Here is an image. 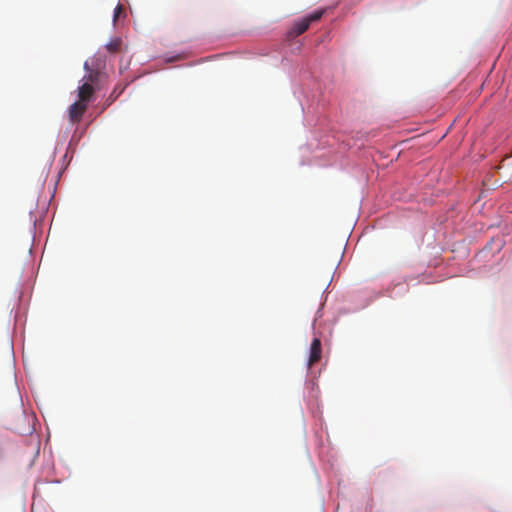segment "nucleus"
<instances>
[{
	"label": "nucleus",
	"mask_w": 512,
	"mask_h": 512,
	"mask_svg": "<svg viewBox=\"0 0 512 512\" xmlns=\"http://www.w3.org/2000/svg\"><path fill=\"white\" fill-rule=\"evenodd\" d=\"M324 13H325V9H320V10L314 11L312 14H310L300 20L295 21L290 32H289V35L292 37H297V36L303 34L305 31H307L310 24L312 22H316V21L320 20Z\"/></svg>",
	"instance_id": "nucleus-1"
},
{
	"label": "nucleus",
	"mask_w": 512,
	"mask_h": 512,
	"mask_svg": "<svg viewBox=\"0 0 512 512\" xmlns=\"http://www.w3.org/2000/svg\"><path fill=\"white\" fill-rule=\"evenodd\" d=\"M88 105L77 100L68 109L69 119L71 123H79L86 112Z\"/></svg>",
	"instance_id": "nucleus-2"
},
{
	"label": "nucleus",
	"mask_w": 512,
	"mask_h": 512,
	"mask_svg": "<svg viewBox=\"0 0 512 512\" xmlns=\"http://www.w3.org/2000/svg\"><path fill=\"white\" fill-rule=\"evenodd\" d=\"M77 92L78 100L88 105L94 100L96 89L91 83L84 82L78 87Z\"/></svg>",
	"instance_id": "nucleus-3"
},
{
	"label": "nucleus",
	"mask_w": 512,
	"mask_h": 512,
	"mask_svg": "<svg viewBox=\"0 0 512 512\" xmlns=\"http://www.w3.org/2000/svg\"><path fill=\"white\" fill-rule=\"evenodd\" d=\"M322 356L321 341L319 338H314L310 346V354L308 358V367L311 368L316 364Z\"/></svg>",
	"instance_id": "nucleus-4"
},
{
	"label": "nucleus",
	"mask_w": 512,
	"mask_h": 512,
	"mask_svg": "<svg viewBox=\"0 0 512 512\" xmlns=\"http://www.w3.org/2000/svg\"><path fill=\"white\" fill-rule=\"evenodd\" d=\"M84 69L89 72V74L84 77V82L91 83L93 86L94 84H97L99 80V72L91 70L87 62L84 64Z\"/></svg>",
	"instance_id": "nucleus-5"
},
{
	"label": "nucleus",
	"mask_w": 512,
	"mask_h": 512,
	"mask_svg": "<svg viewBox=\"0 0 512 512\" xmlns=\"http://www.w3.org/2000/svg\"><path fill=\"white\" fill-rule=\"evenodd\" d=\"M121 48H122V39L119 38V37H116L112 40H110L107 44H106V49L110 52V53H117V52H120L121 51Z\"/></svg>",
	"instance_id": "nucleus-6"
},
{
	"label": "nucleus",
	"mask_w": 512,
	"mask_h": 512,
	"mask_svg": "<svg viewBox=\"0 0 512 512\" xmlns=\"http://www.w3.org/2000/svg\"><path fill=\"white\" fill-rule=\"evenodd\" d=\"M124 12L123 6L118 4L114 10V22L118 19V17Z\"/></svg>",
	"instance_id": "nucleus-7"
}]
</instances>
